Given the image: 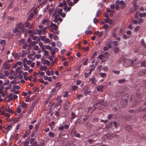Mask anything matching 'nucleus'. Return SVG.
<instances>
[{"label":"nucleus","mask_w":146,"mask_h":146,"mask_svg":"<svg viewBox=\"0 0 146 146\" xmlns=\"http://www.w3.org/2000/svg\"><path fill=\"white\" fill-rule=\"evenodd\" d=\"M128 99V98L127 95L123 96L122 97L121 100V104L122 106L125 107L127 105Z\"/></svg>","instance_id":"obj_1"},{"label":"nucleus","mask_w":146,"mask_h":146,"mask_svg":"<svg viewBox=\"0 0 146 146\" xmlns=\"http://www.w3.org/2000/svg\"><path fill=\"white\" fill-rule=\"evenodd\" d=\"M126 3H125L123 0L117 1H116V5L120 6L121 9H124L126 6Z\"/></svg>","instance_id":"obj_2"},{"label":"nucleus","mask_w":146,"mask_h":146,"mask_svg":"<svg viewBox=\"0 0 146 146\" xmlns=\"http://www.w3.org/2000/svg\"><path fill=\"white\" fill-rule=\"evenodd\" d=\"M134 61L135 62V61H132V60H126L123 62V65L126 67L133 66L134 64L133 62Z\"/></svg>","instance_id":"obj_3"},{"label":"nucleus","mask_w":146,"mask_h":146,"mask_svg":"<svg viewBox=\"0 0 146 146\" xmlns=\"http://www.w3.org/2000/svg\"><path fill=\"white\" fill-rule=\"evenodd\" d=\"M13 60V59H11L10 60H8V61H5L4 64L3 68V69H9L10 67V66L9 64V63L11 62Z\"/></svg>","instance_id":"obj_4"},{"label":"nucleus","mask_w":146,"mask_h":146,"mask_svg":"<svg viewBox=\"0 0 146 146\" xmlns=\"http://www.w3.org/2000/svg\"><path fill=\"white\" fill-rule=\"evenodd\" d=\"M62 11V9L56 8L55 9L54 15L55 17H58L61 14Z\"/></svg>","instance_id":"obj_5"},{"label":"nucleus","mask_w":146,"mask_h":146,"mask_svg":"<svg viewBox=\"0 0 146 146\" xmlns=\"http://www.w3.org/2000/svg\"><path fill=\"white\" fill-rule=\"evenodd\" d=\"M137 0H134L133 1L132 4L133 6V10L132 9H131V11L132 12H134L138 9V7L137 5Z\"/></svg>","instance_id":"obj_6"},{"label":"nucleus","mask_w":146,"mask_h":146,"mask_svg":"<svg viewBox=\"0 0 146 146\" xmlns=\"http://www.w3.org/2000/svg\"><path fill=\"white\" fill-rule=\"evenodd\" d=\"M51 29L50 31L52 32H53L54 30H56L58 29V27L56 24H54L53 23H51L50 25Z\"/></svg>","instance_id":"obj_7"},{"label":"nucleus","mask_w":146,"mask_h":146,"mask_svg":"<svg viewBox=\"0 0 146 146\" xmlns=\"http://www.w3.org/2000/svg\"><path fill=\"white\" fill-rule=\"evenodd\" d=\"M56 99L58 100L57 102V103H56L55 105V108H57L59 106L60 107L58 109V110H59L61 107L60 106L61 104L62 103V101L61 99H58V98H57Z\"/></svg>","instance_id":"obj_8"},{"label":"nucleus","mask_w":146,"mask_h":146,"mask_svg":"<svg viewBox=\"0 0 146 146\" xmlns=\"http://www.w3.org/2000/svg\"><path fill=\"white\" fill-rule=\"evenodd\" d=\"M138 15L141 17H145L146 15V13L145 12L142 13H139V12H137L135 15V18H137L138 16Z\"/></svg>","instance_id":"obj_9"},{"label":"nucleus","mask_w":146,"mask_h":146,"mask_svg":"<svg viewBox=\"0 0 146 146\" xmlns=\"http://www.w3.org/2000/svg\"><path fill=\"white\" fill-rule=\"evenodd\" d=\"M96 105L98 107H100L102 105L105 106L106 104L104 102V100L102 99L99 100L98 102L96 104Z\"/></svg>","instance_id":"obj_10"},{"label":"nucleus","mask_w":146,"mask_h":146,"mask_svg":"<svg viewBox=\"0 0 146 146\" xmlns=\"http://www.w3.org/2000/svg\"><path fill=\"white\" fill-rule=\"evenodd\" d=\"M58 51V49L57 48L55 47L54 48H52L50 50V52L52 55H54Z\"/></svg>","instance_id":"obj_11"},{"label":"nucleus","mask_w":146,"mask_h":146,"mask_svg":"<svg viewBox=\"0 0 146 146\" xmlns=\"http://www.w3.org/2000/svg\"><path fill=\"white\" fill-rule=\"evenodd\" d=\"M50 22V21L48 19H45L42 21V24L44 25H47Z\"/></svg>","instance_id":"obj_12"},{"label":"nucleus","mask_w":146,"mask_h":146,"mask_svg":"<svg viewBox=\"0 0 146 146\" xmlns=\"http://www.w3.org/2000/svg\"><path fill=\"white\" fill-rule=\"evenodd\" d=\"M94 35L97 36L98 37H100L102 36L103 32L102 31L99 32L98 31H97L95 32Z\"/></svg>","instance_id":"obj_13"},{"label":"nucleus","mask_w":146,"mask_h":146,"mask_svg":"<svg viewBox=\"0 0 146 146\" xmlns=\"http://www.w3.org/2000/svg\"><path fill=\"white\" fill-rule=\"evenodd\" d=\"M24 24L21 23H17L16 25V27L19 30H21L24 27Z\"/></svg>","instance_id":"obj_14"},{"label":"nucleus","mask_w":146,"mask_h":146,"mask_svg":"<svg viewBox=\"0 0 146 146\" xmlns=\"http://www.w3.org/2000/svg\"><path fill=\"white\" fill-rule=\"evenodd\" d=\"M35 34L36 35H40L41 34H42V30H39L37 29L35 32Z\"/></svg>","instance_id":"obj_15"},{"label":"nucleus","mask_w":146,"mask_h":146,"mask_svg":"<svg viewBox=\"0 0 146 146\" xmlns=\"http://www.w3.org/2000/svg\"><path fill=\"white\" fill-rule=\"evenodd\" d=\"M121 91L120 90L117 91L115 93L113 94L114 96L117 97L119 96L121 94Z\"/></svg>","instance_id":"obj_16"},{"label":"nucleus","mask_w":146,"mask_h":146,"mask_svg":"<svg viewBox=\"0 0 146 146\" xmlns=\"http://www.w3.org/2000/svg\"><path fill=\"white\" fill-rule=\"evenodd\" d=\"M104 86L103 85L99 86L97 87L96 88L98 91L102 92V90L104 88Z\"/></svg>","instance_id":"obj_17"},{"label":"nucleus","mask_w":146,"mask_h":146,"mask_svg":"<svg viewBox=\"0 0 146 146\" xmlns=\"http://www.w3.org/2000/svg\"><path fill=\"white\" fill-rule=\"evenodd\" d=\"M125 128L127 131H131L132 130V129L131 127L128 125H126L125 126Z\"/></svg>","instance_id":"obj_18"},{"label":"nucleus","mask_w":146,"mask_h":146,"mask_svg":"<svg viewBox=\"0 0 146 146\" xmlns=\"http://www.w3.org/2000/svg\"><path fill=\"white\" fill-rule=\"evenodd\" d=\"M146 74V70H144L140 71L139 72V75L141 76H143Z\"/></svg>","instance_id":"obj_19"},{"label":"nucleus","mask_w":146,"mask_h":146,"mask_svg":"<svg viewBox=\"0 0 146 146\" xmlns=\"http://www.w3.org/2000/svg\"><path fill=\"white\" fill-rule=\"evenodd\" d=\"M105 22L110 24H111L113 23V20L112 19L109 20L108 18H107L105 19Z\"/></svg>","instance_id":"obj_20"},{"label":"nucleus","mask_w":146,"mask_h":146,"mask_svg":"<svg viewBox=\"0 0 146 146\" xmlns=\"http://www.w3.org/2000/svg\"><path fill=\"white\" fill-rule=\"evenodd\" d=\"M27 105V104L25 102H23L20 106H21V107L22 108H26Z\"/></svg>","instance_id":"obj_21"},{"label":"nucleus","mask_w":146,"mask_h":146,"mask_svg":"<svg viewBox=\"0 0 146 146\" xmlns=\"http://www.w3.org/2000/svg\"><path fill=\"white\" fill-rule=\"evenodd\" d=\"M24 67L25 68L24 70L25 71H27L29 69V67L27 66L26 63H24Z\"/></svg>","instance_id":"obj_22"},{"label":"nucleus","mask_w":146,"mask_h":146,"mask_svg":"<svg viewBox=\"0 0 146 146\" xmlns=\"http://www.w3.org/2000/svg\"><path fill=\"white\" fill-rule=\"evenodd\" d=\"M23 68V66H20L18 67L16 69V72H18L21 69H22Z\"/></svg>","instance_id":"obj_23"},{"label":"nucleus","mask_w":146,"mask_h":146,"mask_svg":"<svg viewBox=\"0 0 146 146\" xmlns=\"http://www.w3.org/2000/svg\"><path fill=\"white\" fill-rule=\"evenodd\" d=\"M45 142L44 140H42L41 141L38 146H44Z\"/></svg>","instance_id":"obj_24"},{"label":"nucleus","mask_w":146,"mask_h":146,"mask_svg":"<svg viewBox=\"0 0 146 146\" xmlns=\"http://www.w3.org/2000/svg\"><path fill=\"white\" fill-rule=\"evenodd\" d=\"M6 111L8 112H9L10 113H13V111L11 110L9 108V106L8 105V108L6 109Z\"/></svg>","instance_id":"obj_25"},{"label":"nucleus","mask_w":146,"mask_h":146,"mask_svg":"<svg viewBox=\"0 0 146 146\" xmlns=\"http://www.w3.org/2000/svg\"><path fill=\"white\" fill-rule=\"evenodd\" d=\"M36 41H31L29 45V46H34L36 44Z\"/></svg>","instance_id":"obj_26"},{"label":"nucleus","mask_w":146,"mask_h":146,"mask_svg":"<svg viewBox=\"0 0 146 146\" xmlns=\"http://www.w3.org/2000/svg\"><path fill=\"white\" fill-rule=\"evenodd\" d=\"M48 135L50 137H54L55 135L54 133L51 132H49L48 133Z\"/></svg>","instance_id":"obj_27"},{"label":"nucleus","mask_w":146,"mask_h":146,"mask_svg":"<svg viewBox=\"0 0 146 146\" xmlns=\"http://www.w3.org/2000/svg\"><path fill=\"white\" fill-rule=\"evenodd\" d=\"M21 106H18L17 107V112L18 113H19L21 112Z\"/></svg>","instance_id":"obj_28"},{"label":"nucleus","mask_w":146,"mask_h":146,"mask_svg":"<svg viewBox=\"0 0 146 146\" xmlns=\"http://www.w3.org/2000/svg\"><path fill=\"white\" fill-rule=\"evenodd\" d=\"M7 94V92L5 90L3 92L2 91V93L0 94H1L2 96L3 97H4Z\"/></svg>","instance_id":"obj_29"},{"label":"nucleus","mask_w":146,"mask_h":146,"mask_svg":"<svg viewBox=\"0 0 146 146\" xmlns=\"http://www.w3.org/2000/svg\"><path fill=\"white\" fill-rule=\"evenodd\" d=\"M32 56H33L30 54L28 55L27 57L29 59H31L32 60H33L35 59V57H32Z\"/></svg>","instance_id":"obj_30"},{"label":"nucleus","mask_w":146,"mask_h":146,"mask_svg":"<svg viewBox=\"0 0 146 146\" xmlns=\"http://www.w3.org/2000/svg\"><path fill=\"white\" fill-rule=\"evenodd\" d=\"M5 109V108L2 107L0 109V113H1L2 114H4V112L3 111V110Z\"/></svg>","instance_id":"obj_31"},{"label":"nucleus","mask_w":146,"mask_h":146,"mask_svg":"<svg viewBox=\"0 0 146 146\" xmlns=\"http://www.w3.org/2000/svg\"><path fill=\"white\" fill-rule=\"evenodd\" d=\"M19 29L16 27V28L13 30V32L14 33H16L17 32H19Z\"/></svg>","instance_id":"obj_32"},{"label":"nucleus","mask_w":146,"mask_h":146,"mask_svg":"<svg viewBox=\"0 0 146 146\" xmlns=\"http://www.w3.org/2000/svg\"><path fill=\"white\" fill-rule=\"evenodd\" d=\"M12 96L13 94H12L9 93L7 95L6 97L8 98L13 99Z\"/></svg>","instance_id":"obj_33"},{"label":"nucleus","mask_w":146,"mask_h":146,"mask_svg":"<svg viewBox=\"0 0 146 146\" xmlns=\"http://www.w3.org/2000/svg\"><path fill=\"white\" fill-rule=\"evenodd\" d=\"M143 22V19L140 18L138 19V24L139 25H141V23Z\"/></svg>","instance_id":"obj_34"},{"label":"nucleus","mask_w":146,"mask_h":146,"mask_svg":"<svg viewBox=\"0 0 146 146\" xmlns=\"http://www.w3.org/2000/svg\"><path fill=\"white\" fill-rule=\"evenodd\" d=\"M71 9V7H68L67 6L64 8V9L65 10H67V11H69Z\"/></svg>","instance_id":"obj_35"},{"label":"nucleus","mask_w":146,"mask_h":146,"mask_svg":"<svg viewBox=\"0 0 146 146\" xmlns=\"http://www.w3.org/2000/svg\"><path fill=\"white\" fill-rule=\"evenodd\" d=\"M101 12V11L100 9H98L96 13V17H98V16L100 14Z\"/></svg>","instance_id":"obj_36"},{"label":"nucleus","mask_w":146,"mask_h":146,"mask_svg":"<svg viewBox=\"0 0 146 146\" xmlns=\"http://www.w3.org/2000/svg\"><path fill=\"white\" fill-rule=\"evenodd\" d=\"M106 73H105L100 72L99 73V75L100 76L102 77H104L106 76Z\"/></svg>","instance_id":"obj_37"},{"label":"nucleus","mask_w":146,"mask_h":146,"mask_svg":"<svg viewBox=\"0 0 146 146\" xmlns=\"http://www.w3.org/2000/svg\"><path fill=\"white\" fill-rule=\"evenodd\" d=\"M46 27H44V28L42 29V34L43 35H45V34L46 33Z\"/></svg>","instance_id":"obj_38"},{"label":"nucleus","mask_w":146,"mask_h":146,"mask_svg":"<svg viewBox=\"0 0 146 146\" xmlns=\"http://www.w3.org/2000/svg\"><path fill=\"white\" fill-rule=\"evenodd\" d=\"M55 17V18L54 19L53 21H54V22L55 23H57V24L58 25L60 23L58 22V18H57L58 17Z\"/></svg>","instance_id":"obj_39"},{"label":"nucleus","mask_w":146,"mask_h":146,"mask_svg":"<svg viewBox=\"0 0 146 146\" xmlns=\"http://www.w3.org/2000/svg\"><path fill=\"white\" fill-rule=\"evenodd\" d=\"M92 33V32L90 30H87L85 31V33L86 35H89L91 34Z\"/></svg>","instance_id":"obj_40"},{"label":"nucleus","mask_w":146,"mask_h":146,"mask_svg":"<svg viewBox=\"0 0 146 146\" xmlns=\"http://www.w3.org/2000/svg\"><path fill=\"white\" fill-rule=\"evenodd\" d=\"M80 119H81V120H82L83 121H84V122L86 121L87 119V118H86V116H85V117H84V118H83V116H82L81 117V118H80Z\"/></svg>","instance_id":"obj_41"},{"label":"nucleus","mask_w":146,"mask_h":146,"mask_svg":"<svg viewBox=\"0 0 146 146\" xmlns=\"http://www.w3.org/2000/svg\"><path fill=\"white\" fill-rule=\"evenodd\" d=\"M112 72L114 74H119L120 73V71L116 70H113L112 71Z\"/></svg>","instance_id":"obj_42"},{"label":"nucleus","mask_w":146,"mask_h":146,"mask_svg":"<svg viewBox=\"0 0 146 146\" xmlns=\"http://www.w3.org/2000/svg\"><path fill=\"white\" fill-rule=\"evenodd\" d=\"M71 115V119H74V118H75L76 116V115L73 112H72Z\"/></svg>","instance_id":"obj_43"},{"label":"nucleus","mask_w":146,"mask_h":146,"mask_svg":"<svg viewBox=\"0 0 146 146\" xmlns=\"http://www.w3.org/2000/svg\"><path fill=\"white\" fill-rule=\"evenodd\" d=\"M11 87V84H9L7 86V87L5 88V90L7 92V90L8 89H10Z\"/></svg>","instance_id":"obj_44"},{"label":"nucleus","mask_w":146,"mask_h":146,"mask_svg":"<svg viewBox=\"0 0 146 146\" xmlns=\"http://www.w3.org/2000/svg\"><path fill=\"white\" fill-rule=\"evenodd\" d=\"M61 43L60 41H58L57 43V46L58 47L60 48L61 46Z\"/></svg>","instance_id":"obj_45"},{"label":"nucleus","mask_w":146,"mask_h":146,"mask_svg":"<svg viewBox=\"0 0 146 146\" xmlns=\"http://www.w3.org/2000/svg\"><path fill=\"white\" fill-rule=\"evenodd\" d=\"M88 58H86L84 60L83 62V64L84 65H86L87 64V62L88 61Z\"/></svg>","instance_id":"obj_46"},{"label":"nucleus","mask_w":146,"mask_h":146,"mask_svg":"<svg viewBox=\"0 0 146 146\" xmlns=\"http://www.w3.org/2000/svg\"><path fill=\"white\" fill-rule=\"evenodd\" d=\"M22 144L24 146H27L29 145L28 142H27V141H23Z\"/></svg>","instance_id":"obj_47"},{"label":"nucleus","mask_w":146,"mask_h":146,"mask_svg":"<svg viewBox=\"0 0 146 146\" xmlns=\"http://www.w3.org/2000/svg\"><path fill=\"white\" fill-rule=\"evenodd\" d=\"M55 124V122L54 121H52L49 124V125L50 127L52 128V127Z\"/></svg>","instance_id":"obj_48"},{"label":"nucleus","mask_w":146,"mask_h":146,"mask_svg":"<svg viewBox=\"0 0 146 146\" xmlns=\"http://www.w3.org/2000/svg\"><path fill=\"white\" fill-rule=\"evenodd\" d=\"M12 125H9L7 126V129L8 131H9L10 130L11 128H12Z\"/></svg>","instance_id":"obj_49"},{"label":"nucleus","mask_w":146,"mask_h":146,"mask_svg":"<svg viewBox=\"0 0 146 146\" xmlns=\"http://www.w3.org/2000/svg\"><path fill=\"white\" fill-rule=\"evenodd\" d=\"M3 86H4V85H3V84L0 86V94L2 93V91L3 89Z\"/></svg>","instance_id":"obj_50"},{"label":"nucleus","mask_w":146,"mask_h":146,"mask_svg":"<svg viewBox=\"0 0 146 146\" xmlns=\"http://www.w3.org/2000/svg\"><path fill=\"white\" fill-rule=\"evenodd\" d=\"M133 23L135 24H138V19H134L133 21Z\"/></svg>","instance_id":"obj_51"},{"label":"nucleus","mask_w":146,"mask_h":146,"mask_svg":"<svg viewBox=\"0 0 146 146\" xmlns=\"http://www.w3.org/2000/svg\"><path fill=\"white\" fill-rule=\"evenodd\" d=\"M33 49L35 50H37L38 49V46L37 45L34 46Z\"/></svg>","instance_id":"obj_52"},{"label":"nucleus","mask_w":146,"mask_h":146,"mask_svg":"<svg viewBox=\"0 0 146 146\" xmlns=\"http://www.w3.org/2000/svg\"><path fill=\"white\" fill-rule=\"evenodd\" d=\"M118 81L120 83H122L125 81V80L124 79L119 80Z\"/></svg>","instance_id":"obj_53"},{"label":"nucleus","mask_w":146,"mask_h":146,"mask_svg":"<svg viewBox=\"0 0 146 146\" xmlns=\"http://www.w3.org/2000/svg\"><path fill=\"white\" fill-rule=\"evenodd\" d=\"M20 126V124H18L16 126V130L15 131V132H16L17 131V130H18Z\"/></svg>","instance_id":"obj_54"},{"label":"nucleus","mask_w":146,"mask_h":146,"mask_svg":"<svg viewBox=\"0 0 146 146\" xmlns=\"http://www.w3.org/2000/svg\"><path fill=\"white\" fill-rule=\"evenodd\" d=\"M40 39L42 41H44L45 39H46V36H40Z\"/></svg>","instance_id":"obj_55"},{"label":"nucleus","mask_w":146,"mask_h":146,"mask_svg":"<svg viewBox=\"0 0 146 146\" xmlns=\"http://www.w3.org/2000/svg\"><path fill=\"white\" fill-rule=\"evenodd\" d=\"M112 123H110L108 126H106V128L107 129H109L111 128L112 125Z\"/></svg>","instance_id":"obj_56"},{"label":"nucleus","mask_w":146,"mask_h":146,"mask_svg":"<svg viewBox=\"0 0 146 146\" xmlns=\"http://www.w3.org/2000/svg\"><path fill=\"white\" fill-rule=\"evenodd\" d=\"M113 43L114 45L115 46H117L118 44V42L116 40L114 41L113 42Z\"/></svg>","instance_id":"obj_57"},{"label":"nucleus","mask_w":146,"mask_h":146,"mask_svg":"<svg viewBox=\"0 0 146 146\" xmlns=\"http://www.w3.org/2000/svg\"><path fill=\"white\" fill-rule=\"evenodd\" d=\"M4 73L5 75L7 76H8L9 75V72L8 71L6 70H5L4 71Z\"/></svg>","instance_id":"obj_58"},{"label":"nucleus","mask_w":146,"mask_h":146,"mask_svg":"<svg viewBox=\"0 0 146 146\" xmlns=\"http://www.w3.org/2000/svg\"><path fill=\"white\" fill-rule=\"evenodd\" d=\"M17 83V82L15 80L11 81L10 82V84H15Z\"/></svg>","instance_id":"obj_59"},{"label":"nucleus","mask_w":146,"mask_h":146,"mask_svg":"<svg viewBox=\"0 0 146 146\" xmlns=\"http://www.w3.org/2000/svg\"><path fill=\"white\" fill-rule=\"evenodd\" d=\"M140 28V26H136V27L134 28V29L135 30V31L136 32L138 31L139 29Z\"/></svg>","instance_id":"obj_60"},{"label":"nucleus","mask_w":146,"mask_h":146,"mask_svg":"<svg viewBox=\"0 0 146 146\" xmlns=\"http://www.w3.org/2000/svg\"><path fill=\"white\" fill-rule=\"evenodd\" d=\"M46 49H48V50H49L50 51V50L52 49V48L50 46L48 45L46 46Z\"/></svg>","instance_id":"obj_61"},{"label":"nucleus","mask_w":146,"mask_h":146,"mask_svg":"<svg viewBox=\"0 0 146 146\" xmlns=\"http://www.w3.org/2000/svg\"><path fill=\"white\" fill-rule=\"evenodd\" d=\"M64 129V126L63 125H61L59 127V131H62Z\"/></svg>","instance_id":"obj_62"},{"label":"nucleus","mask_w":146,"mask_h":146,"mask_svg":"<svg viewBox=\"0 0 146 146\" xmlns=\"http://www.w3.org/2000/svg\"><path fill=\"white\" fill-rule=\"evenodd\" d=\"M54 10V8L53 7H52L51 8L49 9L48 10V11L50 13H51Z\"/></svg>","instance_id":"obj_63"},{"label":"nucleus","mask_w":146,"mask_h":146,"mask_svg":"<svg viewBox=\"0 0 146 146\" xmlns=\"http://www.w3.org/2000/svg\"><path fill=\"white\" fill-rule=\"evenodd\" d=\"M119 48H117L115 49L114 52L116 53H117L119 51Z\"/></svg>","instance_id":"obj_64"}]
</instances>
